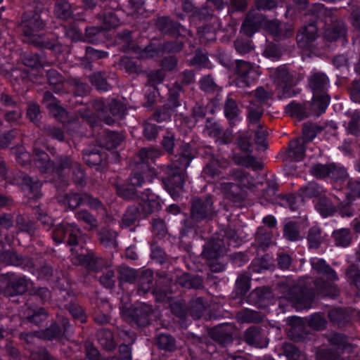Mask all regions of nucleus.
Listing matches in <instances>:
<instances>
[{
  "label": "nucleus",
  "instance_id": "f257e3e1",
  "mask_svg": "<svg viewBox=\"0 0 360 360\" xmlns=\"http://www.w3.org/2000/svg\"><path fill=\"white\" fill-rule=\"evenodd\" d=\"M240 244L239 237L235 230L226 229L214 235L205 245L202 255L207 259H214L225 255L231 246Z\"/></svg>",
  "mask_w": 360,
  "mask_h": 360
},
{
  "label": "nucleus",
  "instance_id": "f03ea898",
  "mask_svg": "<svg viewBox=\"0 0 360 360\" xmlns=\"http://www.w3.org/2000/svg\"><path fill=\"white\" fill-rule=\"evenodd\" d=\"M312 269L318 274L326 277L328 281L321 278L315 280L316 292L322 296L335 297L339 294L338 286L333 282L338 281L336 271L323 259L313 258L311 259Z\"/></svg>",
  "mask_w": 360,
  "mask_h": 360
},
{
  "label": "nucleus",
  "instance_id": "7ed1b4c3",
  "mask_svg": "<svg viewBox=\"0 0 360 360\" xmlns=\"http://www.w3.org/2000/svg\"><path fill=\"white\" fill-rule=\"evenodd\" d=\"M44 27V25L41 16L38 13H34L32 18L22 21L20 25L23 33L22 41L43 49L45 41Z\"/></svg>",
  "mask_w": 360,
  "mask_h": 360
},
{
  "label": "nucleus",
  "instance_id": "20e7f679",
  "mask_svg": "<svg viewBox=\"0 0 360 360\" xmlns=\"http://www.w3.org/2000/svg\"><path fill=\"white\" fill-rule=\"evenodd\" d=\"M264 27L273 35L279 37L281 35L282 25L276 21L266 20L257 10H251L243 23L242 30L248 36H252L260 27Z\"/></svg>",
  "mask_w": 360,
  "mask_h": 360
},
{
  "label": "nucleus",
  "instance_id": "39448f33",
  "mask_svg": "<svg viewBox=\"0 0 360 360\" xmlns=\"http://www.w3.org/2000/svg\"><path fill=\"white\" fill-rule=\"evenodd\" d=\"M309 86L313 91V107L319 108L321 112L326 109L330 97L324 94L328 86V77L321 72H313L308 79Z\"/></svg>",
  "mask_w": 360,
  "mask_h": 360
},
{
  "label": "nucleus",
  "instance_id": "423d86ee",
  "mask_svg": "<svg viewBox=\"0 0 360 360\" xmlns=\"http://www.w3.org/2000/svg\"><path fill=\"white\" fill-rule=\"evenodd\" d=\"M185 169L174 162L167 167V176L163 179V183L174 200L179 199L183 191L185 182Z\"/></svg>",
  "mask_w": 360,
  "mask_h": 360
},
{
  "label": "nucleus",
  "instance_id": "0eeeda50",
  "mask_svg": "<svg viewBox=\"0 0 360 360\" xmlns=\"http://www.w3.org/2000/svg\"><path fill=\"white\" fill-rule=\"evenodd\" d=\"M31 281L24 276L14 274H6L0 278V290L7 296L24 294L28 289Z\"/></svg>",
  "mask_w": 360,
  "mask_h": 360
},
{
  "label": "nucleus",
  "instance_id": "6e6552de",
  "mask_svg": "<svg viewBox=\"0 0 360 360\" xmlns=\"http://www.w3.org/2000/svg\"><path fill=\"white\" fill-rule=\"evenodd\" d=\"M70 172L73 175L72 178L76 184L82 185L84 184L85 174L81 165L77 162H72L69 158H65L57 170L56 184L59 186L65 185L68 181L66 175H69Z\"/></svg>",
  "mask_w": 360,
  "mask_h": 360
},
{
  "label": "nucleus",
  "instance_id": "1a4fd4ad",
  "mask_svg": "<svg viewBox=\"0 0 360 360\" xmlns=\"http://www.w3.org/2000/svg\"><path fill=\"white\" fill-rule=\"evenodd\" d=\"M235 72L237 75L236 84L239 87L250 86L260 75L259 67L242 60L236 61Z\"/></svg>",
  "mask_w": 360,
  "mask_h": 360
},
{
  "label": "nucleus",
  "instance_id": "9d476101",
  "mask_svg": "<svg viewBox=\"0 0 360 360\" xmlns=\"http://www.w3.org/2000/svg\"><path fill=\"white\" fill-rule=\"evenodd\" d=\"M81 231L74 224L63 222L56 226L53 230L52 238L56 243L66 241L68 245H78Z\"/></svg>",
  "mask_w": 360,
  "mask_h": 360
},
{
  "label": "nucleus",
  "instance_id": "9b49d317",
  "mask_svg": "<svg viewBox=\"0 0 360 360\" xmlns=\"http://www.w3.org/2000/svg\"><path fill=\"white\" fill-rule=\"evenodd\" d=\"M122 316L128 321L134 322L138 326H146L149 323L150 316L153 313L151 305L140 303L134 308H127L126 306L120 307Z\"/></svg>",
  "mask_w": 360,
  "mask_h": 360
},
{
  "label": "nucleus",
  "instance_id": "f8f14e48",
  "mask_svg": "<svg viewBox=\"0 0 360 360\" xmlns=\"http://www.w3.org/2000/svg\"><path fill=\"white\" fill-rule=\"evenodd\" d=\"M315 294V291L312 289H308L297 285L290 290L288 298L295 302L297 307L300 309L309 308L314 300Z\"/></svg>",
  "mask_w": 360,
  "mask_h": 360
},
{
  "label": "nucleus",
  "instance_id": "ddd939ff",
  "mask_svg": "<svg viewBox=\"0 0 360 360\" xmlns=\"http://www.w3.org/2000/svg\"><path fill=\"white\" fill-rule=\"evenodd\" d=\"M277 186L274 182H268L265 189L263 190L260 197L261 200L269 202H273L278 200H285L287 202H294L297 200L296 196L293 193L284 195L276 196Z\"/></svg>",
  "mask_w": 360,
  "mask_h": 360
},
{
  "label": "nucleus",
  "instance_id": "4468645a",
  "mask_svg": "<svg viewBox=\"0 0 360 360\" xmlns=\"http://www.w3.org/2000/svg\"><path fill=\"white\" fill-rule=\"evenodd\" d=\"M317 37V27L314 23L305 26L297 35L298 46L302 49H309Z\"/></svg>",
  "mask_w": 360,
  "mask_h": 360
},
{
  "label": "nucleus",
  "instance_id": "2eb2a0df",
  "mask_svg": "<svg viewBox=\"0 0 360 360\" xmlns=\"http://www.w3.org/2000/svg\"><path fill=\"white\" fill-rule=\"evenodd\" d=\"M21 185L23 191L27 192L29 199L37 200L42 195L41 192L42 183L37 179L25 175L22 177Z\"/></svg>",
  "mask_w": 360,
  "mask_h": 360
},
{
  "label": "nucleus",
  "instance_id": "dca6fc26",
  "mask_svg": "<svg viewBox=\"0 0 360 360\" xmlns=\"http://www.w3.org/2000/svg\"><path fill=\"white\" fill-rule=\"evenodd\" d=\"M244 340L246 343L256 347L263 348L268 345V340L264 338L259 328L256 326L250 327L244 334Z\"/></svg>",
  "mask_w": 360,
  "mask_h": 360
},
{
  "label": "nucleus",
  "instance_id": "f3484780",
  "mask_svg": "<svg viewBox=\"0 0 360 360\" xmlns=\"http://www.w3.org/2000/svg\"><path fill=\"white\" fill-rule=\"evenodd\" d=\"M78 262L84 264L86 268L93 271L101 270L105 264V261L102 258L96 257L93 252H88L86 255L80 254L75 256Z\"/></svg>",
  "mask_w": 360,
  "mask_h": 360
},
{
  "label": "nucleus",
  "instance_id": "a211bd4d",
  "mask_svg": "<svg viewBox=\"0 0 360 360\" xmlns=\"http://www.w3.org/2000/svg\"><path fill=\"white\" fill-rule=\"evenodd\" d=\"M152 173L148 165L138 164L129 177L130 185L134 188L142 186Z\"/></svg>",
  "mask_w": 360,
  "mask_h": 360
},
{
  "label": "nucleus",
  "instance_id": "6ab92c4d",
  "mask_svg": "<svg viewBox=\"0 0 360 360\" xmlns=\"http://www.w3.org/2000/svg\"><path fill=\"white\" fill-rule=\"evenodd\" d=\"M248 119L249 122V130H254V127L260 124L259 120L263 115V108L262 105L251 101L248 107Z\"/></svg>",
  "mask_w": 360,
  "mask_h": 360
},
{
  "label": "nucleus",
  "instance_id": "aec40b11",
  "mask_svg": "<svg viewBox=\"0 0 360 360\" xmlns=\"http://www.w3.org/2000/svg\"><path fill=\"white\" fill-rule=\"evenodd\" d=\"M191 214L193 219L200 221L211 218L214 214L212 204H192Z\"/></svg>",
  "mask_w": 360,
  "mask_h": 360
},
{
  "label": "nucleus",
  "instance_id": "412c9836",
  "mask_svg": "<svg viewBox=\"0 0 360 360\" xmlns=\"http://www.w3.org/2000/svg\"><path fill=\"white\" fill-rule=\"evenodd\" d=\"M306 143L304 138L292 140L289 143V156L295 161L302 160L304 156Z\"/></svg>",
  "mask_w": 360,
  "mask_h": 360
},
{
  "label": "nucleus",
  "instance_id": "4be33fe9",
  "mask_svg": "<svg viewBox=\"0 0 360 360\" xmlns=\"http://www.w3.org/2000/svg\"><path fill=\"white\" fill-rule=\"evenodd\" d=\"M153 286V274L150 270H145L139 278L137 292L139 295H144L152 289Z\"/></svg>",
  "mask_w": 360,
  "mask_h": 360
},
{
  "label": "nucleus",
  "instance_id": "5701e85b",
  "mask_svg": "<svg viewBox=\"0 0 360 360\" xmlns=\"http://www.w3.org/2000/svg\"><path fill=\"white\" fill-rule=\"evenodd\" d=\"M346 29L343 22H337L325 31V37L329 41H335L340 38H345Z\"/></svg>",
  "mask_w": 360,
  "mask_h": 360
},
{
  "label": "nucleus",
  "instance_id": "b1692460",
  "mask_svg": "<svg viewBox=\"0 0 360 360\" xmlns=\"http://www.w3.org/2000/svg\"><path fill=\"white\" fill-rule=\"evenodd\" d=\"M45 145L43 141H37L33 148V160L34 165L41 173L45 172V161L44 159Z\"/></svg>",
  "mask_w": 360,
  "mask_h": 360
},
{
  "label": "nucleus",
  "instance_id": "393cba45",
  "mask_svg": "<svg viewBox=\"0 0 360 360\" xmlns=\"http://www.w3.org/2000/svg\"><path fill=\"white\" fill-rule=\"evenodd\" d=\"M97 338L99 344L106 350H113L116 347L112 333L107 329L98 331Z\"/></svg>",
  "mask_w": 360,
  "mask_h": 360
},
{
  "label": "nucleus",
  "instance_id": "a878e982",
  "mask_svg": "<svg viewBox=\"0 0 360 360\" xmlns=\"http://www.w3.org/2000/svg\"><path fill=\"white\" fill-rule=\"evenodd\" d=\"M271 76L278 85L291 84L292 78L285 66H280L271 70Z\"/></svg>",
  "mask_w": 360,
  "mask_h": 360
},
{
  "label": "nucleus",
  "instance_id": "bb28decb",
  "mask_svg": "<svg viewBox=\"0 0 360 360\" xmlns=\"http://www.w3.org/2000/svg\"><path fill=\"white\" fill-rule=\"evenodd\" d=\"M323 192V188L316 183H309L306 187L300 189L299 194L297 195L295 194L296 198L298 196L302 197V200L304 198H311L314 197L321 196ZM297 200H300L297 198Z\"/></svg>",
  "mask_w": 360,
  "mask_h": 360
},
{
  "label": "nucleus",
  "instance_id": "cd10ccee",
  "mask_svg": "<svg viewBox=\"0 0 360 360\" xmlns=\"http://www.w3.org/2000/svg\"><path fill=\"white\" fill-rule=\"evenodd\" d=\"M236 317L242 323H259L262 321V316L260 313L248 309L238 311Z\"/></svg>",
  "mask_w": 360,
  "mask_h": 360
},
{
  "label": "nucleus",
  "instance_id": "c85d7f7f",
  "mask_svg": "<svg viewBox=\"0 0 360 360\" xmlns=\"http://www.w3.org/2000/svg\"><path fill=\"white\" fill-rule=\"evenodd\" d=\"M20 338L25 340L27 344L34 346L43 345L45 341V331L39 330L26 333H21Z\"/></svg>",
  "mask_w": 360,
  "mask_h": 360
},
{
  "label": "nucleus",
  "instance_id": "c756f323",
  "mask_svg": "<svg viewBox=\"0 0 360 360\" xmlns=\"http://www.w3.org/2000/svg\"><path fill=\"white\" fill-rule=\"evenodd\" d=\"M323 239L322 231L319 226H313L309 230L307 240L310 248H318Z\"/></svg>",
  "mask_w": 360,
  "mask_h": 360
},
{
  "label": "nucleus",
  "instance_id": "7c9ffc66",
  "mask_svg": "<svg viewBox=\"0 0 360 360\" xmlns=\"http://www.w3.org/2000/svg\"><path fill=\"white\" fill-rule=\"evenodd\" d=\"M333 237L335 245L342 247L348 246L352 240L351 232L348 229H341L333 231Z\"/></svg>",
  "mask_w": 360,
  "mask_h": 360
},
{
  "label": "nucleus",
  "instance_id": "2f4dec72",
  "mask_svg": "<svg viewBox=\"0 0 360 360\" xmlns=\"http://www.w3.org/2000/svg\"><path fill=\"white\" fill-rule=\"evenodd\" d=\"M139 158L141 163L148 165V162L154 160L155 158L161 155V151L157 148H145L141 149L139 153Z\"/></svg>",
  "mask_w": 360,
  "mask_h": 360
},
{
  "label": "nucleus",
  "instance_id": "473e14b6",
  "mask_svg": "<svg viewBox=\"0 0 360 360\" xmlns=\"http://www.w3.org/2000/svg\"><path fill=\"white\" fill-rule=\"evenodd\" d=\"M210 336L216 342L226 345L232 342V337L222 327L213 328L210 332Z\"/></svg>",
  "mask_w": 360,
  "mask_h": 360
},
{
  "label": "nucleus",
  "instance_id": "72a5a7b5",
  "mask_svg": "<svg viewBox=\"0 0 360 360\" xmlns=\"http://www.w3.org/2000/svg\"><path fill=\"white\" fill-rule=\"evenodd\" d=\"M193 158V153L191 146L188 143H185L181 148L180 158L178 160L179 163L176 165L181 168L186 169Z\"/></svg>",
  "mask_w": 360,
  "mask_h": 360
},
{
  "label": "nucleus",
  "instance_id": "f704fd0d",
  "mask_svg": "<svg viewBox=\"0 0 360 360\" xmlns=\"http://www.w3.org/2000/svg\"><path fill=\"white\" fill-rule=\"evenodd\" d=\"M328 341L331 345L338 346L336 352L338 354L343 352L349 347L347 342V338L340 333H330L328 336Z\"/></svg>",
  "mask_w": 360,
  "mask_h": 360
},
{
  "label": "nucleus",
  "instance_id": "c9c22d12",
  "mask_svg": "<svg viewBox=\"0 0 360 360\" xmlns=\"http://www.w3.org/2000/svg\"><path fill=\"white\" fill-rule=\"evenodd\" d=\"M234 162L240 166L251 167L255 169H259L260 165L257 162L256 159L247 154L245 156H241L238 154H234L233 156Z\"/></svg>",
  "mask_w": 360,
  "mask_h": 360
},
{
  "label": "nucleus",
  "instance_id": "e433bc0d",
  "mask_svg": "<svg viewBox=\"0 0 360 360\" xmlns=\"http://www.w3.org/2000/svg\"><path fill=\"white\" fill-rule=\"evenodd\" d=\"M224 113L226 118L229 120H233L240 113V110L236 101L230 96H228L226 100L224 105Z\"/></svg>",
  "mask_w": 360,
  "mask_h": 360
},
{
  "label": "nucleus",
  "instance_id": "4c0bfd02",
  "mask_svg": "<svg viewBox=\"0 0 360 360\" xmlns=\"http://www.w3.org/2000/svg\"><path fill=\"white\" fill-rule=\"evenodd\" d=\"M55 13L59 18L66 19L72 15L73 9L69 2L65 0H60L56 4Z\"/></svg>",
  "mask_w": 360,
  "mask_h": 360
},
{
  "label": "nucleus",
  "instance_id": "58836bf2",
  "mask_svg": "<svg viewBox=\"0 0 360 360\" xmlns=\"http://www.w3.org/2000/svg\"><path fill=\"white\" fill-rule=\"evenodd\" d=\"M347 130L353 135H358L360 133V112L355 111L348 115Z\"/></svg>",
  "mask_w": 360,
  "mask_h": 360
},
{
  "label": "nucleus",
  "instance_id": "ea45409f",
  "mask_svg": "<svg viewBox=\"0 0 360 360\" xmlns=\"http://www.w3.org/2000/svg\"><path fill=\"white\" fill-rule=\"evenodd\" d=\"M328 317L331 321L338 326H343L349 320L347 313L340 308H335L328 311Z\"/></svg>",
  "mask_w": 360,
  "mask_h": 360
},
{
  "label": "nucleus",
  "instance_id": "a19ab883",
  "mask_svg": "<svg viewBox=\"0 0 360 360\" xmlns=\"http://www.w3.org/2000/svg\"><path fill=\"white\" fill-rule=\"evenodd\" d=\"M287 113L293 117L302 120L308 115L306 108L299 103H291L286 107Z\"/></svg>",
  "mask_w": 360,
  "mask_h": 360
},
{
  "label": "nucleus",
  "instance_id": "79ce46f5",
  "mask_svg": "<svg viewBox=\"0 0 360 360\" xmlns=\"http://www.w3.org/2000/svg\"><path fill=\"white\" fill-rule=\"evenodd\" d=\"M140 214L139 208L136 205L134 204L129 206L122 217V225L124 226L132 225Z\"/></svg>",
  "mask_w": 360,
  "mask_h": 360
},
{
  "label": "nucleus",
  "instance_id": "37998d69",
  "mask_svg": "<svg viewBox=\"0 0 360 360\" xmlns=\"http://www.w3.org/2000/svg\"><path fill=\"white\" fill-rule=\"evenodd\" d=\"M255 133V141L259 147H266V137L268 132L266 129L261 124L254 127V130H251Z\"/></svg>",
  "mask_w": 360,
  "mask_h": 360
},
{
  "label": "nucleus",
  "instance_id": "c03bdc74",
  "mask_svg": "<svg viewBox=\"0 0 360 360\" xmlns=\"http://www.w3.org/2000/svg\"><path fill=\"white\" fill-rule=\"evenodd\" d=\"M233 176L243 188L251 189L255 186V181L253 177L242 171H236L233 173Z\"/></svg>",
  "mask_w": 360,
  "mask_h": 360
},
{
  "label": "nucleus",
  "instance_id": "a18cd8bd",
  "mask_svg": "<svg viewBox=\"0 0 360 360\" xmlns=\"http://www.w3.org/2000/svg\"><path fill=\"white\" fill-rule=\"evenodd\" d=\"M23 63L25 65L30 68V74L36 75L37 73H43L44 68L39 61L37 56L26 57L24 58Z\"/></svg>",
  "mask_w": 360,
  "mask_h": 360
},
{
  "label": "nucleus",
  "instance_id": "49530a36",
  "mask_svg": "<svg viewBox=\"0 0 360 360\" xmlns=\"http://www.w3.org/2000/svg\"><path fill=\"white\" fill-rule=\"evenodd\" d=\"M157 345L162 349L173 351L176 348L175 340L170 335L160 334L157 339Z\"/></svg>",
  "mask_w": 360,
  "mask_h": 360
},
{
  "label": "nucleus",
  "instance_id": "de8ad7c7",
  "mask_svg": "<svg viewBox=\"0 0 360 360\" xmlns=\"http://www.w3.org/2000/svg\"><path fill=\"white\" fill-rule=\"evenodd\" d=\"M158 28L163 33L172 34L173 31L176 30L178 25L171 20L167 17H162L157 21Z\"/></svg>",
  "mask_w": 360,
  "mask_h": 360
},
{
  "label": "nucleus",
  "instance_id": "09e8293b",
  "mask_svg": "<svg viewBox=\"0 0 360 360\" xmlns=\"http://www.w3.org/2000/svg\"><path fill=\"white\" fill-rule=\"evenodd\" d=\"M99 18L102 19L104 29H110L117 27L120 22L117 15L112 11H109Z\"/></svg>",
  "mask_w": 360,
  "mask_h": 360
},
{
  "label": "nucleus",
  "instance_id": "8fccbe9b",
  "mask_svg": "<svg viewBox=\"0 0 360 360\" xmlns=\"http://www.w3.org/2000/svg\"><path fill=\"white\" fill-rule=\"evenodd\" d=\"M331 164H316L310 168V173L317 178H325L330 176Z\"/></svg>",
  "mask_w": 360,
  "mask_h": 360
},
{
  "label": "nucleus",
  "instance_id": "3c124183",
  "mask_svg": "<svg viewBox=\"0 0 360 360\" xmlns=\"http://www.w3.org/2000/svg\"><path fill=\"white\" fill-rule=\"evenodd\" d=\"M137 277L136 271L128 266H121L119 269V279L121 283H132Z\"/></svg>",
  "mask_w": 360,
  "mask_h": 360
},
{
  "label": "nucleus",
  "instance_id": "603ef678",
  "mask_svg": "<svg viewBox=\"0 0 360 360\" xmlns=\"http://www.w3.org/2000/svg\"><path fill=\"white\" fill-rule=\"evenodd\" d=\"M250 277L249 274H242L236 280V288L238 293L245 295L250 290Z\"/></svg>",
  "mask_w": 360,
  "mask_h": 360
},
{
  "label": "nucleus",
  "instance_id": "864d4df0",
  "mask_svg": "<svg viewBox=\"0 0 360 360\" xmlns=\"http://www.w3.org/2000/svg\"><path fill=\"white\" fill-rule=\"evenodd\" d=\"M321 130V128L315 124H305L302 129L303 136L301 138H304L305 142L307 143L311 141Z\"/></svg>",
  "mask_w": 360,
  "mask_h": 360
},
{
  "label": "nucleus",
  "instance_id": "5fc2aeb1",
  "mask_svg": "<svg viewBox=\"0 0 360 360\" xmlns=\"http://www.w3.org/2000/svg\"><path fill=\"white\" fill-rule=\"evenodd\" d=\"M18 135L19 131L16 129L0 134V150L6 148Z\"/></svg>",
  "mask_w": 360,
  "mask_h": 360
},
{
  "label": "nucleus",
  "instance_id": "6e6d98bb",
  "mask_svg": "<svg viewBox=\"0 0 360 360\" xmlns=\"http://www.w3.org/2000/svg\"><path fill=\"white\" fill-rule=\"evenodd\" d=\"M283 351L288 360H302L301 352L292 343H285Z\"/></svg>",
  "mask_w": 360,
  "mask_h": 360
},
{
  "label": "nucleus",
  "instance_id": "4d7b16f0",
  "mask_svg": "<svg viewBox=\"0 0 360 360\" xmlns=\"http://www.w3.org/2000/svg\"><path fill=\"white\" fill-rule=\"evenodd\" d=\"M0 261L6 265L18 266L20 263L18 255L15 252L10 251L0 253Z\"/></svg>",
  "mask_w": 360,
  "mask_h": 360
},
{
  "label": "nucleus",
  "instance_id": "13d9d810",
  "mask_svg": "<svg viewBox=\"0 0 360 360\" xmlns=\"http://www.w3.org/2000/svg\"><path fill=\"white\" fill-rule=\"evenodd\" d=\"M227 165L228 162L226 160L221 161L217 159H213L209 164L207 165V167L205 169V172L212 176H214L219 173V170L217 168V166L219 167H226Z\"/></svg>",
  "mask_w": 360,
  "mask_h": 360
},
{
  "label": "nucleus",
  "instance_id": "bf43d9fd",
  "mask_svg": "<svg viewBox=\"0 0 360 360\" xmlns=\"http://www.w3.org/2000/svg\"><path fill=\"white\" fill-rule=\"evenodd\" d=\"M78 220L83 221L89 226L90 229H95L98 226V221L93 215L86 210H81L76 214Z\"/></svg>",
  "mask_w": 360,
  "mask_h": 360
},
{
  "label": "nucleus",
  "instance_id": "052dcab7",
  "mask_svg": "<svg viewBox=\"0 0 360 360\" xmlns=\"http://www.w3.org/2000/svg\"><path fill=\"white\" fill-rule=\"evenodd\" d=\"M347 276L360 290V269L355 264L350 265L346 272Z\"/></svg>",
  "mask_w": 360,
  "mask_h": 360
},
{
  "label": "nucleus",
  "instance_id": "680f3d73",
  "mask_svg": "<svg viewBox=\"0 0 360 360\" xmlns=\"http://www.w3.org/2000/svg\"><path fill=\"white\" fill-rule=\"evenodd\" d=\"M122 141L120 134L115 132H109L106 135V141L103 144L108 149L114 148L118 146Z\"/></svg>",
  "mask_w": 360,
  "mask_h": 360
},
{
  "label": "nucleus",
  "instance_id": "e2e57ef3",
  "mask_svg": "<svg viewBox=\"0 0 360 360\" xmlns=\"http://www.w3.org/2000/svg\"><path fill=\"white\" fill-rule=\"evenodd\" d=\"M90 81L98 90L107 91L109 89V85L108 84L105 79L100 72L92 75L90 77Z\"/></svg>",
  "mask_w": 360,
  "mask_h": 360
},
{
  "label": "nucleus",
  "instance_id": "0e129e2a",
  "mask_svg": "<svg viewBox=\"0 0 360 360\" xmlns=\"http://www.w3.org/2000/svg\"><path fill=\"white\" fill-rule=\"evenodd\" d=\"M221 189L228 198L234 196H242L239 186L231 183H224L221 184Z\"/></svg>",
  "mask_w": 360,
  "mask_h": 360
},
{
  "label": "nucleus",
  "instance_id": "69168bd1",
  "mask_svg": "<svg viewBox=\"0 0 360 360\" xmlns=\"http://www.w3.org/2000/svg\"><path fill=\"white\" fill-rule=\"evenodd\" d=\"M27 114L31 122L37 126L39 124L41 115L39 110V106L37 104H30L28 107Z\"/></svg>",
  "mask_w": 360,
  "mask_h": 360
},
{
  "label": "nucleus",
  "instance_id": "338daca9",
  "mask_svg": "<svg viewBox=\"0 0 360 360\" xmlns=\"http://www.w3.org/2000/svg\"><path fill=\"white\" fill-rule=\"evenodd\" d=\"M101 242L106 246H114L116 243V233L109 230H103L99 233Z\"/></svg>",
  "mask_w": 360,
  "mask_h": 360
},
{
  "label": "nucleus",
  "instance_id": "774afa93",
  "mask_svg": "<svg viewBox=\"0 0 360 360\" xmlns=\"http://www.w3.org/2000/svg\"><path fill=\"white\" fill-rule=\"evenodd\" d=\"M284 236L290 240H297L299 238V231L296 224L289 222L284 227Z\"/></svg>",
  "mask_w": 360,
  "mask_h": 360
}]
</instances>
